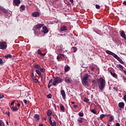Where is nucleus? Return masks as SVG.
Listing matches in <instances>:
<instances>
[{
    "label": "nucleus",
    "instance_id": "obj_56",
    "mask_svg": "<svg viewBox=\"0 0 126 126\" xmlns=\"http://www.w3.org/2000/svg\"><path fill=\"white\" fill-rule=\"evenodd\" d=\"M73 107H74L75 109H77V108H78V105H73Z\"/></svg>",
    "mask_w": 126,
    "mask_h": 126
},
{
    "label": "nucleus",
    "instance_id": "obj_13",
    "mask_svg": "<svg viewBox=\"0 0 126 126\" xmlns=\"http://www.w3.org/2000/svg\"><path fill=\"white\" fill-rule=\"evenodd\" d=\"M120 35L122 38H124L125 40H126V33H125V32L124 31H122V32L120 33Z\"/></svg>",
    "mask_w": 126,
    "mask_h": 126
},
{
    "label": "nucleus",
    "instance_id": "obj_42",
    "mask_svg": "<svg viewBox=\"0 0 126 126\" xmlns=\"http://www.w3.org/2000/svg\"><path fill=\"white\" fill-rule=\"evenodd\" d=\"M95 8H96V9H100L101 8V6H100L98 4H96L95 5Z\"/></svg>",
    "mask_w": 126,
    "mask_h": 126
},
{
    "label": "nucleus",
    "instance_id": "obj_43",
    "mask_svg": "<svg viewBox=\"0 0 126 126\" xmlns=\"http://www.w3.org/2000/svg\"><path fill=\"white\" fill-rule=\"evenodd\" d=\"M31 77L32 78V79H33V78H34V72H33V71H32V73L31 74Z\"/></svg>",
    "mask_w": 126,
    "mask_h": 126
},
{
    "label": "nucleus",
    "instance_id": "obj_17",
    "mask_svg": "<svg viewBox=\"0 0 126 126\" xmlns=\"http://www.w3.org/2000/svg\"><path fill=\"white\" fill-rule=\"evenodd\" d=\"M62 57H63L64 59L65 58V56L63 54H60L59 56H58L57 57V60H60V59H62Z\"/></svg>",
    "mask_w": 126,
    "mask_h": 126
},
{
    "label": "nucleus",
    "instance_id": "obj_39",
    "mask_svg": "<svg viewBox=\"0 0 126 126\" xmlns=\"http://www.w3.org/2000/svg\"><path fill=\"white\" fill-rule=\"evenodd\" d=\"M47 98H48V99H52V94H48V95H47Z\"/></svg>",
    "mask_w": 126,
    "mask_h": 126
},
{
    "label": "nucleus",
    "instance_id": "obj_14",
    "mask_svg": "<svg viewBox=\"0 0 126 126\" xmlns=\"http://www.w3.org/2000/svg\"><path fill=\"white\" fill-rule=\"evenodd\" d=\"M35 72L41 78H43V75H42V73L39 70H35Z\"/></svg>",
    "mask_w": 126,
    "mask_h": 126
},
{
    "label": "nucleus",
    "instance_id": "obj_21",
    "mask_svg": "<svg viewBox=\"0 0 126 126\" xmlns=\"http://www.w3.org/2000/svg\"><path fill=\"white\" fill-rule=\"evenodd\" d=\"M109 116H110L109 122H113V121H114V116L111 115V114H110Z\"/></svg>",
    "mask_w": 126,
    "mask_h": 126
},
{
    "label": "nucleus",
    "instance_id": "obj_26",
    "mask_svg": "<svg viewBox=\"0 0 126 126\" xmlns=\"http://www.w3.org/2000/svg\"><path fill=\"white\" fill-rule=\"evenodd\" d=\"M34 68H37V69H40L41 68V66L38 64H36L34 65Z\"/></svg>",
    "mask_w": 126,
    "mask_h": 126
},
{
    "label": "nucleus",
    "instance_id": "obj_3",
    "mask_svg": "<svg viewBox=\"0 0 126 126\" xmlns=\"http://www.w3.org/2000/svg\"><path fill=\"white\" fill-rule=\"evenodd\" d=\"M63 79L59 77H56L54 79L53 85H57V83H61V82H63Z\"/></svg>",
    "mask_w": 126,
    "mask_h": 126
},
{
    "label": "nucleus",
    "instance_id": "obj_31",
    "mask_svg": "<svg viewBox=\"0 0 126 126\" xmlns=\"http://www.w3.org/2000/svg\"><path fill=\"white\" fill-rule=\"evenodd\" d=\"M113 57H114V58H115V59H116V60L118 59V58H119V56H118V55H117L115 53H112V55Z\"/></svg>",
    "mask_w": 126,
    "mask_h": 126
},
{
    "label": "nucleus",
    "instance_id": "obj_41",
    "mask_svg": "<svg viewBox=\"0 0 126 126\" xmlns=\"http://www.w3.org/2000/svg\"><path fill=\"white\" fill-rule=\"evenodd\" d=\"M78 116H79V117H83V116H84V114L83 113L79 112L78 113Z\"/></svg>",
    "mask_w": 126,
    "mask_h": 126
},
{
    "label": "nucleus",
    "instance_id": "obj_54",
    "mask_svg": "<svg viewBox=\"0 0 126 126\" xmlns=\"http://www.w3.org/2000/svg\"><path fill=\"white\" fill-rule=\"evenodd\" d=\"M20 106H21V104H20V103H18L17 104V107H18L19 108H19H20Z\"/></svg>",
    "mask_w": 126,
    "mask_h": 126
},
{
    "label": "nucleus",
    "instance_id": "obj_24",
    "mask_svg": "<svg viewBox=\"0 0 126 126\" xmlns=\"http://www.w3.org/2000/svg\"><path fill=\"white\" fill-rule=\"evenodd\" d=\"M4 58H5L6 59H11L12 58V55L10 54H8L7 55H5Z\"/></svg>",
    "mask_w": 126,
    "mask_h": 126
},
{
    "label": "nucleus",
    "instance_id": "obj_61",
    "mask_svg": "<svg viewBox=\"0 0 126 126\" xmlns=\"http://www.w3.org/2000/svg\"><path fill=\"white\" fill-rule=\"evenodd\" d=\"M123 4H125V5H126V1H125L123 2Z\"/></svg>",
    "mask_w": 126,
    "mask_h": 126
},
{
    "label": "nucleus",
    "instance_id": "obj_30",
    "mask_svg": "<svg viewBox=\"0 0 126 126\" xmlns=\"http://www.w3.org/2000/svg\"><path fill=\"white\" fill-rule=\"evenodd\" d=\"M72 51L73 52V53H75L76 51H77V48L75 47H72Z\"/></svg>",
    "mask_w": 126,
    "mask_h": 126
},
{
    "label": "nucleus",
    "instance_id": "obj_6",
    "mask_svg": "<svg viewBox=\"0 0 126 126\" xmlns=\"http://www.w3.org/2000/svg\"><path fill=\"white\" fill-rule=\"evenodd\" d=\"M13 2L14 3V5H16L17 6L18 4H20L21 1L20 0H13Z\"/></svg>",
    "mask_w": 126,
    "mask_h": 126
},
{
    "label": "nucleus",
    "instance_id": "obj_45",
    "mask_svg": "<svg viewBox=\"0 0 126 126\" xmlns=\"http://www.w3.org/2000/svg\"><path fill=\"white\" fill-rule=\"evenodd\" d=\"M37 53H38V55H40L41 56V54H42V52H41V50L38 49L37 50Z\"/></svg>",
    "mask_w": 126,
    "mask_h": 126
},
{
    "label": "nucleus",
    "instance_id": "obj_64",
    "mask_svg": "<svg viewBox=\"0 0 126 126\" xmlns=\"http://www.w3.org/2000/svg\"><path fill=\"white\" fill-rule=\"evenodd\" d=\"M39 126H43V124H40L39 125Z\"/></svg>",
    "mask_w": 126,
    "mask_h": 126
},
{
    "label": "nucleus",
    "instance_id": "obj_35",
    "mask_svg": "<svg viewBox=\"0 0 126 126\" xmlns=\"http://www.w3.org/2000/svg\"><path fill=\"white\" fill-rule=\"evenodd\" d=\"M20 8L22 10H25V6L24 5H22L20 6Z\"/></svg>",
    "mask_w": 126,
    "mask_h": 126
},
{
    "label": "nucleus",
    "instance_id": "obj_52",
    "mask_svg": "<svg viewBox=\"0 0 126 126\" xmlns=\"http://www.w3.org/2000/svg\"><path fill=\"white\" fill-rule=\"evenodd\" d=\"M51 86H52V84H50V83H48V87L49 89H50V88H51Z\"/></svg>",
    "mask_w": 126,
    "mask_h": 126
},
{
    "label": "nucleus",
    "instance_id": "obj_2",
    "mask_svg": "<svg viewBox=\"0 0 126 126\" xmlns=\"http://www.w3.org/2000/svg\"><path fill=\"white\" fill-rule=\"evenodd\" d=\"M89 77V75H88V74H86L85 75L84 77L83 78V79L82 80V83L83 85H85L86 86H88V85H89V84L87 81Z\"/></svg>",
    "mask_w": 126,
    "mask_h": 126
},
{
    "label": "nucleus",
    "instance_id": "obj_44",
    "mask_svg": "<svg viewBox=\"0 0 126 126\" xmlns=\"http://www.w3.org/2000/svg\"><path fill=\"white\" fill-rule=\"evenodd\" d=\"M93 84H97V81L95 80H94L92 81Z\"/></svg>",
    "mask_w": 126,
    "mask_h": 126
},
{
    "label": "nucleus",
    "instance_id": "obj_38",
    "mask_svg": "<svg viewBox=\"0 0 126 126\" xmlns=\"http://www.w3.org/2000/svg\"><path fill=\"white\" fill-rule=\"evenodd\" d=\"M0 126H4V123L1 120H0Z\"/></svg>",
    "mask_w": 126,
    "mask_h": 126
},
{
    "label": "nucleus",
    "instance_id": "obj_22",
    "mask_svg": "<svg viewBox=\"0 0 126 126\" xmlns=\"http://www.w3.org/2000/svg\"><path fill=\"white\" fill-rule=\"evenodd\" d=\"M49 124L51 126H57V122L56 121H54L53 122L52 121L50 122Z\"/></svg>",
    "mask_w": 126,
    "mask_h": 126
},
{
    "label": "nucleus",
    "instance_id": "obj_60",
    "mask_svg": "<svg viewBox=\"0 0 126 126\" xmlns=\"http://www.w3.org/2000/svg\"><path fill=\"white\" fill-rule=\"evenodd\" d=\"M70 2L73 3V0H69Z\"/></svg>",
    "mask_w": 126,
    "mask_h": 126
},
{
    "label": "nucleus",
    "instance_id": "obj_7",
    "mask_svg": "<svg viewBox=\"0 0 126 126\" xmlns=\"http://www.w3.org/2000/svg\"><path fill=\"white\" fill-rule=\"evenodd\" d=\"M32 15L33 17H38V16H40V12L36 11L32 13Z\"/></svg>",
    "mask_w": 126,
    "mask_h": 126
},
{
    "label": "nucleus",
    "instance_id": "obj_62",
    "mask_svg": "<svg viewBox=\"0 0 126 126\" xmlns=\"http://www.w3.org/2000/svg\"><path fill=\"white\" fill-rule=\"evenodd\" d=\"M44 121H47V118L46 117L43 118Z\"/></svg>",
    "mask_w": 126,
    "mask_h": 126
},
{
    "label": "nucleus",
    "instance_id": "obj_36",
    "mask_svg": "<svg viewBox=\"0 0 126 126\" xmlns=\"http://www.w3.org/2000/svg\"><path fill=\"white\" fill-rule=\"evenodd\" d=\"M106 115L105 114H101L100 116V120H102L103 118H105Z\"/></svg>",
    "mask_w": 126,
    "mask_h": 126
},
{
    "label": "nucleus",
    "instance_id": "obj_51",
    "mask_svg": "<svg viewBox=\"0 0 126 126\" xmlns=\"http://www.w3.org/2000/svg\"><path fill=\"white\" fill-rule=\"evenodd\" d=\"M115 126H121V125L119 123H116L115 124Z\"/></svg>",
    "mask_w": 126,
    "mask_h": 126
},
{
    "label": "nucleus",
    "instance_id": "obj_8",
    "mask_svg": "<svg viewBox=\"0 0 126 126\" xmlns=\"http://www.w3.org/2000/svg\"><path fill=\"white\" fill-rule=\"evenodd\" d=\"M61 93L63 100H65V92H64V90H61Z\"/></svg>",
    "mask_w": 126,
    "mask_h": 126
},
{
    "label": "nucleus",
    "instance_id": "obj_32",
    "mask_svg": "<svg viewBox=\"0 0 126 126\" xmlns=\"http://www.w3.org/2000/svg\"><path fill=\"white\" fill-rule=\"evenodd\" d=\"M117 67H119L120 68H121L122 69V70H124V66L123 65H122V64H118V65L117 66Z\"/></svg>",
    "mask_w": 126,
    "mask_h": 126
},
{
    "label": "nucleus",
    "instance_id": "obj_11",
    "mask_svg": "<svg viewBox=\"0 0 126 126\" xmlns=\"http://www.w3.org/2000/svg\"><path fill=\"white\" fill-rule=\"evenodd\" d=\"M118 106L121 109H124V108H125V103H124L123 102H120L118 104Z\"/></svg>",
    "mask_w": 126,
    "mask_h": 126
},
{
    "label": "nucleus",
    "instance_id": "obj_25",
    "mask_svg": "<svg viewBox=\"0 0 126 126\" xmlns=\"http://www.w3.org/2000/svg\"><path fill=\"white\" fill-rule=\"evenodd\" d=\"M117 60V61H118V62H119L120 63H122V64H124V61H123V60H122L120 58V57H119Z\"/></svg>",
    "mask_w": 126,
    "mask_h": 126
},
{
    "label": "nucleus",
    "instance_id": "obj_47",
    "mask_svg": "<svg viewBox=\"0 0 126 126\" xmlns=\"http://www.w3.org/2000/svg\"><path fill=\"white\" fill-rule=\"evenodd\" d=\"M49 124H50V123H51V122H52V117H51V116H49Z\"/></svg>",
    "mask_w": 126,
    "mask_h": 126
},
{
    "label": "nucleus",
    "instance_id": "obj_27",
    "mask_svg": "<svg viewBox=\"0 0 126 126\" xmlns=\"http://www.w3.org/2000/svg\"><path fill=\"white\" fill-rule=\"evenodd\" d=\"M70 67L69 66H67L66 67H64V71L65 72H67V71H68L70 69Z\"/></svg>",
    "mask_w": 126,
    "mask_h": 126
},
{
    "label": "nucleus",
    "instance_id": "obj_34",
    "mask_svg": "<svg viewBox=\"0 0 126 126\" xmlns=\"http://www.w3.org/2000/svg\"><path fill=\"white\" fill-rule=\"evenodd\" d=\"M39 70H40L41 72H45L46 71V69L44 68H41L39 69Z\"/></svg>",
    "mask_w": 126,
    "mask_h": 126
},
{
    "label": "nucleus",
    "instance_id": "obj_53",
    "mask_svg": "<svg viewBox=\"0 0 126 126\" xmlns=\"http://www.w3.org/2000/svg\"><path fill=\"white\" fill-rule=\"evenodd\" d=\"M46 55V53H41L40 54V56H41V57H45V56Z\"/></svg>",
    "mask_w": 126,
    "mask_h": 126
},
{
    "label": "nucleus",
    "instance_id": "obj_10",
    "mask_svg": "<svg viewBox=\"0 0 126 126\" xmlns=\"http://www.w3.org/2000/svg\"><path fill=\"white\" fill-rule=\"evenodd\" d=\"M19 108H17L16 106L14 107V106H13L11 107V110L12 112H17L18 111Z\"/></svg>",
    "mask_w": 126,
    "mask_h": 126
},
{
    "label": "nucleus",
    "instance_id": "obj_18",
    "mask_svg": "<svg viewBox=\"0 0 126 126\" xmlns=\"http://www.w3.org/2000/svg\"><path fill=\"white\" fill-rule=\"evenodd\" d=\"M43 33L44 34H47V33L49 32V30H48V29L46 27H43Z\"/></svg>",
    "mask_w": 126,
    "mask_h": 126
},
{
    "label": "nucleus",
    "instance_id": "obj_20",
    "mask_svg": "<svg viewBox=\"0 0 126 126\" xmlns=\"http://www.w3.org/2000/svg\"><path fill=\"white\" fill-rule=\"evenodd\" d=\"M52 114H53V111H52V110H48L47 111V115L48 117H50V116H51Z\"/></svg>",
    "mask_w": 126,
    "mask_h": 126
},
{
    "label": "nucleus",
    "instance_id": "obj_58",
    "mask_svg": "<svg viewBox=\"0 0 126 126\" xmlns=\"http://www.w3.org/2000/svg\"><path fill=\"white\" fill-rule=\"evenodd\" d=\"M91 70H92V71H94V70H95V68L94 67H92Z\"/></svg>",
    "mask_w": 126,
    "mask_h": 126
},
{
    "label": "nucleus",
    "instance_id": "obj_5",
    "mask_svg": "<svg viewBox=\"0 0 126 126\" xmlns=\"http://www.w3.org/2000/svg\"><path fill=\"white\" fill-rule=\"evenodd\" d=\"M60 31L61 32L67 31V27H66V26L65 25H63L61 26L60 28Z\"/></svg>",
    "mask_w": 126,
    "mask_h": 126
},
{
    "label": "nucleus",
    "instance_id": "obj_15",
    "mask_svg": "<svg viewBox=\"0 0 126 126\" xmlns=\"http://www.w3.org/2000/svg\"><path fill=\"white\" fill-rule=\"evenodd\" d=\"M65 82H67V83H70L71 82V79L69 77H66L65 78Z\"/></svg>",
    "mask_w": 126,
    "mask_h": 126
},
{
    "label": "nucleus",
    "instance_id": "obj_50",
    "mask_svg": "<svg viewBox=\"0 0 126 126\" xmlns=\"http://www.w3.org/2000/svg\"><path fill=\"white\" fill-rule=\"evenodd\" d=\"M23 102H24V103H25L26 105H27V100H26V99H24V100H23Z\"/></svg>",
    "mask_w": 126,
    "mask_h": 126
},
{
    "label": "nucleus",
    "instance_id": "obj_57",
    "mask_svg": "<svg viewBox=\"0 0 126 126\" xmlns=\"http://www.w3.org/2000/svg\"><path fill=\"white\" fill-rule=\"evenodd\" d=\"M53 81H54V80H53V79H51L50 81H49V83L50 84V83H52L53 82Z\"/></svg>",
    "mask_w": 126,
    "mask_h": 126
},
{
    "label": "nucleus",
    "instance_id": "obj_29",
    "mask_svg": "<svg viewBox=\"0 0 126 126\" xmlns=\"http://www.w3.org/2000/svg\"><path fill=\"white\" fill-rule=\"evenodd\" d=\"M106 54H108V55H110V56H112L113 54V53L112 52H111V51H109V50H106Z\"/></svg>",
    "mask_w": 126,
    "mask_h": 126
},
{
    "label": "nucleus",
    "instance_id": "obj_1",
    "mask_svg": "<svg viewBox=\"0 0 126 126\" xmlns=\"http://www.w3.org/2000/svg\"><path fill=\"white\" fill-rule=\"evenodd\" d=\"M97 83L98 84V88L100 91H103L105 89V86L106 85V81L103 79V78L100 77L99 79H97Z\"/></svg>",
    "mask_w": 126,
    "mask_h": 126
},
{
    "label": "nucleus",
    "instance_id": "obj_33",
    "mask_svg": "<svg viewBox=\"0 0 126 126\" xmlns=\"http://www.w3.org/2000/svg\"><path fill=\"white\" fill-rule=\"evenodd\" d=\"M84 102H85L86 103H88V102H89V99L87 97H85L84 98Z\"/></svg>",
    "mask_w": 126,
    "mask_h": 126
},
{
    "label": "nucleus",
    "instance_id": "obj_28",
    "mask_svg": "<svg viewBox=\"0 0 126 126\" xmlns=\"http://www.w3.org/2000/svg\"><path fill=\"white\" fill-rule=\"evenodd\" d=\"M1 10H2V12H4V13H7V12H8V11H7V10L5 9V8H3L2 7Z\"/></svg>",
    "mask_w": 126,
    "mask_h": 126
},
{
    "label": "nucleus",
    "instance_id": "obj_46",
    "mask_svg": "<svg viewBox=\"0 0 126 126\" xmlns=\"http://www.w3.org/2000/svg\"><path fill=\"white\" fill-rule=\"evenodd\" d=\"M4 97V95L3 94H0V99H2Z\"/></svg>",
    "mask_w": 126,
    "mask_h": 126
},
{
    "label": "nucleus",
    "instance_id": "obj_49",
    "mask_svg": "<svg viewBox=\"0 0 126 126\" xmlns=\"http://www.w3.org/2000/svg\"><path fill=\"white\" fill-rule=\"evenodd\" d=\"M3 63V62L2 61V59L0 58V64H2Z\"/></svg>",
    "mask_w": 126,
    "mask_h": 126
},
{
    "label": "nucleus",
    "instance_id": "obj_55",
    "mask_svg": "<svg viewBox=\"0 0 126 126\" xmlns=\"http://www.w3.org/2000/svg\"><path fill=\"white\" fill-rule=\"evenodd\" d=\"M6 115H7L8 117H9V112H5Z\"/></svg>",
    "mask_w": 126,
    "mask_h": 126
},
{
    "label": "nucleus",
    "instance_id": "obj_23",
    "mask_svg": "<svg viewBox=\"0 0 126 126\" xmlns=\"http://www.w3.org/2000/svg\"><path fill=\"white\" fill-rule=\"evenodd\" d=\"M60 109L62 112H65V108H64V106L62 104L60 105Z\"/></svg>",
    "mask_w": 126,
    "mask_h": 126
},
{
    "label": "nucleus",
    "instance_id": "obj_59",
    "mask_svg": "<svg viewBox=\"0 0 126 126\" xmlns=\"http://www.w3.org/2000/svg\"><path fill=\"white\" fill-rule=\"evenodd\" d=\"M124 100L125 101V102H126V95H125L124 96Z\"/></svg>",
    "mask_w": 126,
    "mask_h": 126
},
{
    "label": "nucleus",
    "instance_id": "obj_63",
    "mask_svg": "<svg viewBox=\"0 0 126 126\" xmlns=\"http://www.w3.org/2000/svg\"><path fill=\"white\" fill-rule=\"evenodd\" d=\"M123 71H124V73H125V74H126V70H123Z\"/></svg>",
    "mask_w": 126,
    "mask_h": 126
},
{
    "label": "nucleus",
    "instance_id": "obj_19",
    "mask_svg": "<svg viewBox=\"0 0 126 126\" xmlns=\"http://www.w3.org/2000/svg\"><path fill=\"white\" fill-rule=\"evenodd\" d=\"M110 74H111V75L113 76V77H114V78H118V75H117L114 72L110 71Z\"/></svg>",
    "mask_w": 126,
    "mask_h": 126
},
{
    "label": "nucleus",
    "instance_id": "obj_9",
    "mask_svg": "<svg viewBox=\"0 0 126 126\" xmlns=\"http://www.w3.org/2000/svg\"><path fill=\"white\" fill-rule=\"evenodd\" d=\"M33 118H34V119H35V121H36V122H37V121L40 120V116H39V115H38L37 114H35L33 116Z\"/></svg>",
    "mask_w": 126,
    "mask_h": 126
},
{
    "label": "nucleus",
    "instance_id": "obj_12",
    "mask_svg": "<svg viewBox=\"0 0 126 126\" xmlns=\"http://www.w3.org/2000/svg\"><path fill=\"white\" fill-rule=\"evenodd\" d=\"M44 26V24H37L36 26H35L34 28L35 29H40V28H42Z\"/></svg>",
    "mask_w": 126,
    "mask_h": 126
},
{
    "label": "nucleus",
    "instance_id": "obj_16",
    "mask_svg": "<svg viewBox=\"0 0 126 126\" xmlns=\"http://www.w3.org/2000/svg\"><path fill=\"white\" fill-rule=\"evenodd\" d=\"M83 120H84V118L79 117L78 119H77V122H78L79 124H82L83 123Z\"/></svg>",
    "mask_w": 126,
    "mask_h": 126
},
{
    "label": "nucleus",
    "instance_id": "obj_48",
    "mask_svg": "<svg viewBox=\"0 0 126 126\" xmlns=\"http://www.w3.org/2000/svg\"><path fill=\"white\" fill-rule=\"evenodd\" d=\"M15 103V100H13L11 102V106H13V104Z\"/></svg>",
    "mask_w": 126,
    "mask_h": 126
},
{
    "label": "nucleus",
    "instance_id": "obj_37",
    "mask_svg": "<svg viewBox=\"0 0 126 126\" xmlns=\"http://www.w3.org/2000/svg\"><path fill=\"white\" fill-rule=\"evenodd\" d=\"M32 80L34 81L35 83H37L38 82V79L35 77L32 78Z\"/></svg>",
    "mask_w": 126,
    "mask_h": 126
},
{
    "label": "nucleus",
    "instance_id": "obj_40",
    "mask_svg": "<svg viewBox=\"0 0 126 126\" xmlns=\"http://www.w3.org/2000/svg\"><path fill=\"white\" fill-rule=\"evenodd\" d=\"M92 113H93V114H97V111H96L95 109H92L91 110Z\"/></svg>",
    "mask_w": 126,
    "mask_h": 126
},
{
    "label": "nucleus",
    "instance_id": "obj_4",
    "mask_svg": "<svg viewBox=\"0 0 126 126\" xmlns=\"http://www.w3.org/2000/svg\"><path fill=\"white\" fill-rule=\"evenodd\" d=\"M6 48H7V44L6 43V42H0V49L1 50H6Z\"/></svg>",
    "mask_w": 126,
    "mask_h": 126
}]
</instances>
